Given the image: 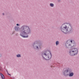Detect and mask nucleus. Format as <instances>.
<instances>
[{"label":"nucleus","instance_id":"f257e3e1","mask_svg":"<svg viewBox=\"0 0 79 79\" xmlns=\"http://www.w3.org/2000/svg\"><path fill=\"white\" fill-rule=\"evenodd\" d=\"M21 33L20 35L23 37H28V35L30 33V28L27 26L23 25L21 27Z\"/></svg>","mask_w":79,"mask_h":79},{"label":"nucleus","instance_id":"f03ea898","mask_svg":"<svg viewBox=\"0 0 79 79\" xmlns=\"http://www.w3.org/2000/svg\"><path fill=\"white\" fill-rule=\"evenodd\" d=\"M69 29H72V26L69 23H64L61 27V31L64 34H68Z\"/></svg>","mask_w":79,"mask_h":79},{"label":"nucleus","instance_id":"7ed1b4c3","mask_svg":"<svg viewBox=\"0 0 79 79\" xmlns=\"http://www.w3.org/2000/svg\"><path fill=\"white\" fill-rule=\"evenodd\" d=\"M42 56L44 59L48 60L52 58V54L48 51H44L42 53Z\"/></svg>","mask_w":79,"mask_h":79},{"label":"nucleus","instance_id":"20e7f679","mask_svg":"<svg viewBox=\"0 0 79 79\" xmlns=\"http://www.w3.org/2000/svg\"><path fill=\"white\" fill-rule=\"evenodd\" d=\"M69 53L70 56H74L78 53V50L76 48H71L69 50Z\"/></svg>","mask_w":79,"mask_h":79},{"label":"nucleus","instance_id":"39448f33","mask_svg":"<svg viewBox=\"0 0 79 79\" xmlns=\"http://www.w3.org/2000/svg\"><path fill=\"white\" fill-rule=\"evenodd\" d=\"M73 41H74V40H71V41H67V42L66 43V47L68 48L69 46H70L71 45V43H72L73 42Z\"/></svg>","mask_w":79,"mask_h":79},{"label":"nucleus","instance_id":"423d86ee","mask_svg":"<svg viewBox=\"0 0 79 79\" xmlns=\"http://www.w3.org/2000/svg\"><path fill=\"white\" fill-rule=\"evenodd\" d=\"M35 45H36L35 47H36V48L37 49H38V46L39 47V48H40L41 47H42V45H40V44L39 43H37L35 44Z\"/></svg>","mask_w":79,"mask_h":79},{"label":"nucleus","instance_id":"0eeeda50","mask_svg":"<svg viewBox=\"0 0 79 79\" xmlns=\"http://www.w3.org/2000/svg\"><path fill=\"white\" fill-rule=\"evenodd\" d=\"M70 72V70H69V69L67 70H65L64 72V74H67V75H68V72Z\"/></svg>","mask_w":79,"mask_h":79},{"label":"nucleus","instance_id":"6e6552de","mask_svg":"<svg viewBox=\"0 0 79 79\" xmlns=\"http://www.w3.org/2000/svg\"><path fill=\"white\" fill-rule=\"evenodd\" d=\"M0 76H1L2 79H5V76L2 73H0Z\"/></svg>","mask_w":79,"mask_h":79},{"label":"nucleus","instance_id":"1a4fd4ad","mask_svg":"<svg viewBox=\"0 0 79 79\" xmlns=\"http://www.w3.org/2000/svg\"><path fill=\"white\" fill-rule=\"evenodd\" d=\"M19 27H15V30L16 31H18L19 30Z\"/></svg>","mask_w":79,"mask_h":79},{"label":"nucleus","instance_id":"9d476101","mask_svg":"<svg viewBox=\"0 0 79 79\" xmlns=\"http://www.w3.org/2000/svg\"><path fill=\"white\" fill-rule=\"evenodd\" d=\"M73 75H74V73H69V76L70 77H72V76H73Z\"/></svg>","mask_w":79,"mask_h":79},{"label":"nucleus","instance_id":"9b49d317","mask_svg":"<svg viewBox=\"0 0 79 79\" xmlns=\"http://www.w3.org/2000/svg\"><path fill=\"white\" fill-rule=\"evenodd\" d=\"M56 46L58 45V44H59V41H56Z\"/></svg>","mask_w":79,"mask_h":79},{"label":"nucleus","instance_id":"f8f14e48","mask_svg":"<svg viewBox=\"0 0 79 79\" xmlns=\"http://www.w3.org/2000/svg\"><path fill=\"white\" fill-rule=\"evenodd\" d=\"M17 57H18V58H19V57H21V55H20V54H18L17 55Z\"/></svg>","mask_w":79,"mask_h":79},{"label":"nucleus","instance_id":"ddd939ff","mask_svg":"<svg viewBox=\"0 0 79 79\" xmlns=\"http://www.w3.org/2000/svg\"><path fill=\"white\" fill-rule=\"evenodd\" d=\"M50 6H51L53 7V6H54V5L53 4L51 3L50 4Z\"/></svg>","mask_w":79,"mask_h":79},{"label":"nucleus","instance_id":"4468645a","mask_svg":"<svg viewBox=\"0 0 79 79\" xmlns=\"http://www.w3.org/2000/svg\"><path fill=\"white\" fill-rule=\"evenodd\" d=\"M2 67L0 66V71H2Z\"/></svg>","mask_w":79,"mask_h":79},{"label":"nucleus","instance_id":"2eb2a0df","mask_svg":"<svg viewBox=\"0 0 79 79\" xmlns=\"http://www.w3.org/2000/svg\"><path fill=\"white\" fill-rule=\"evenodd\" d=\"M16 25L17 26H19V24H16Z\"/></svg>","mask_w":79,"mask_h":79},{"label":"nucleus","instance_id":"dca6fc26","mask_svg":"<svg viewBox=\"0 0 79 79\" xmlns=\"http://www.w3.org/2000/svg\"><path fill=\"white\" fill-rule=\"evenodd\" d=\"M2 15H4V13H3V14H2Z\"/></svg>","mask_w":79,"mask_h":79},{"label":"nucleus","instance_id":"f3484780","mask_svg":"<svg viewBox=\"0 0 79 79\" xmlns=\"http://www.w3.org/2000/svg\"><path fill=\"white\" fill-rule=\"evenodd\" d=\"M58 2H60V0H58Z\"/></svg>","mask_w":79,"mask_h":79},{"label":"nucleus","instance_id":"a211bd4d","mask_svg":"<svg viewBox=\"0 0 79 79\" xmlns=\"http://www.w3.org/2000/svg\"><path fill=\"white\" fill-rule=\"evenodd\" d=\"M9 75H10V74H9Z\"/></svg>","mask_w":79,"mask_h":79}]
</instances>
